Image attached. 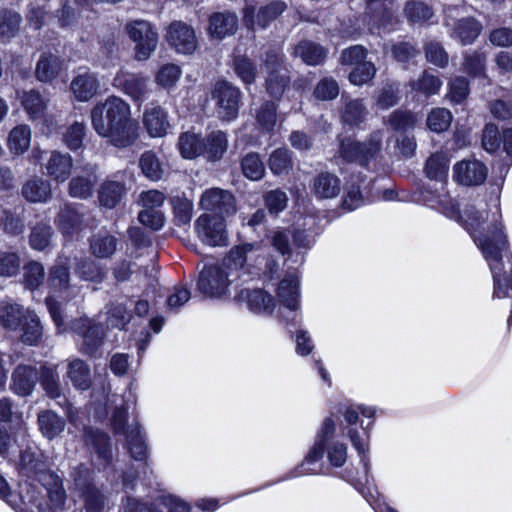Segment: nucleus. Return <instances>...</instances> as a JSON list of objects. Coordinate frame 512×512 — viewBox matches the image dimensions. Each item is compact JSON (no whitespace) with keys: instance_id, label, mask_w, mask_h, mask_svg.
<instances>
[{"instance_id":"1","label":"nucleus","mask_w":512,"mask_h":512,"mask_svg":"<svg viewBox=\"0 0 512 512\" xmlns=\"http://www.w3.org/2000/svg\"><path fill=\"white\" fill-rule=\"evenodd\" d=\"M493 217V221L484 226L487 219V212L484 209L469 205L461 213V218L466 228L472 234L475 243L481 249L484 258L489 264L494 280L493 295L494 297L501 298L507 296L506 291H502L503 284L500 276V264L502 252L507 248L508 241L498 210Z\"/></svg>"},{"instance_id":"2","label":"nucleus","mask_w":512,"mask_h":512,"mask_svg":"<svg viewBox=\"0 0 512 512\" xmlns=\"http://www.w3.org/2000/svg\"><path fill=\"white\" fill-rule=\"evenodd\" d=\"M91 123L95 132L115 147L131 146L139 136L130 105L117 96H110L92 108Z\"/></svg>"},{"instance_id":"3","label":"nucleus","mask_w":512,"mask_h":512,"mask_svg":"<svg viewBox=\"0 0 512 512\" xmlns=\"http://www.w3.org/2000/svg\"><path fill=\"white\" fill-rule=\"evenodd\" d=\"M237 279L234 272L223 263L205 266L200 272L198 290L206 297H218L228 291L231 283Z\"/></svg>"},{"instance_id":"4","label":"nucleus","mask_w":512,"mask_h":512,"mask_svg":"<svg viewBox=\"0 0 512 512\" xmlns=\"http://www.w3.org/2000/svg\"><path fill=\"white\" fill-rule=\"evenodd\" d=\"M125 32L135 43L136 59H149L158 44V33L154 26L146 20H132L125 25Z\"/></svg>"},{"instance_id":"5","label":"nucleus","mask_w":512,"mask_h":512,"mask_svg":"<svg viewBox=\"0 0 512 512\" xmlns=\"http://www.w3.org/2000/svg\"><path fill=\"white\" fill-rule=\"evenodd\" d=\"M383 135L381 132H373L367 142H358L351 138H345L340 142V156L348 162H357L362 166L367 165L381 149Z\"/></svg>"},{"instance_id":"6","label":"nucleus","mask_w":512,"mask_h":512,"mask_svg":"<svg viewBox=\"0 0 512 512\" xmlns=\"http://www.w3.org/2000/svg\"><path fill=\"white\" fill-rule=\"evenodd\" d=\"M261 246L258 243L234 245L223 258V263L238 278L240 273L249 274L259 264Z\"/></svg>"},{"instance_id":"7","label":"nucleus","mask_w":512,"mask_h":512,"mask_svg":"<svg viewBox=\"0 0 512 512\" xmlns=\"http://www.w3.org/2000/svg\"><path fill=\"white\" fill-rule=\"evenodd\" d=\"M198 239L210 247H222L228 244V232L223 217L204 213L194 224Z\"/></svg>"},{"instance_id":"8","label":"nucleus","mask_w":512,"mask_h":512,"mask_svg":"<svg viewBox=\"0 0 512 512\" xmlns=\"http://www.w3.org/2000/svg\"><path fill=\"white\" fill-rule=\"evenodd\" d=\"M216 113L219 118L231 121L236 118L239 109L240 91L227 81H218L213 91Z\"/></svg>"},{"instance_id":"9","label":"nucleus","mask_w":512,"mask_h":512,"mask_svg":"<svg viewBox=\"0 0 512 512\" xmlns=\"http://www.w3.org/2000/svg\"><path fill=\"white\" fill-rule=\"evenodd\" d=\"M202 210L214 212L218 217L231 216L236 213V199L231 192L221 188L206 189L199 200Z\"/></svg>"},{"instance_id":"10","label":"nucleus","mask_w":512,"mask_h":512,"mask_svg":"<svg viewBox=\"0 0 512 512\" xmlns=\"http://www.w3.org/2000/svg\"><path fill=\"white\" fill-rule=\"evenodd\" d=\"M113 85L133 101L143 103L151 92L149 77L120 70L113 79Z\"/></svg>"},{"instance_id":"11","label":"nucleus","mask_w":512,"mask_h":512,"mask_svg":"<svg viewBox=\"0 0 512 512\" xmlns=\"http://www.w3.org/2000/svg\"><path fill=\"white\" fill-rule=\"evenodd\" d=\"M286 9V4L283 1H272L258 9L252 6H247L243 11L244 25L255 30L258 28H265L267 25L274 21Z\"/></svg>"},{"instance_id":"12","label":"nucleus","mask_w":512,"mask_h":512,"mask_svg":"<svg viewBox=\"0 0 512 512\" xmlns=\"http://www.w3.org/2000/svg\"><path fill=\"white\" fill-rule=\"evenodd\" d=\"M488 169L477 159H464L453 166V179L464 186H477L484 183Z\"/></svg>"},{"instance_id":"13","label":"nucleus","mask_w":512,"mask_h":512,"mask_svg":"<svg viewBox=\"0 0 512 512\" xmlns=\"http://www.w3.org/2000/svg\"><path fill=\"white\" fill-rule=\"evenodd\" d=\"M168 44L181 54H192L197 48V38L192 27L181 21L171 23L167 29Z\"/></svg>"},{"instance_id":"14","label":"nucleus","mask_w":512,"mask_h":512,"mask_svg":"<svg viewBox=\"0 0 512 512\" xmlns=\"http://www.w3.org/2000/svg\"><path fill=\"white\" fill-rule=\"evenodd\" d=\"M88 471L82 466L73 473L76 487L81 491L84 506L87 512H101L106 504L107 497L90 483H86Z\"/></svg>"},{"instance_id":"15","label":"nucleus","mask_w":512,"mask_h":512,"mask_svg":"<svg viewBox=\"0 0 512 512\" xmlns=\"http://www.w3.org/2000/svg\"><path fill=\"white\" fill-rule=\"evenodd\" d=\"M74 163L69 153L52 150L42 167L44 173L57 183H64L71 175Z\"/></svg>"},{"instance_id":"16","label":"nucleus","mask_w":512,"mask_h":512,"mask_svg":"<svg viewBox=\"0 0 512 512\" xmlns=\"http://www.w3.org/2000/svg\"><path fill=\"white\" fill-rule=\"evenodd\" d=\"M72 330L83 338L82 352L94 353L101 345L103 329L91 319L82 317L72 323Z\"/></svg>"},{"instance_id":"17","label":"nucleus","mask_w":512,"mask_h":512,"mask_svg":"<svg viewBox=\"0 0 512 512\" xmlns=\"http://www.w3.org/2000/svg\"><path fill=\"white\" fill-rule=\"evenodd\" d=\"M264 67L268 73L266 84L267 90L273 97L282 95L288 84V76L285 69L280 67L277 54L269 52L264 60Z\"/></svg>"},{"instance_id":"18","label":"nucleus","mask_w":512,"mask_h":512,"mask_svg":"<svg viewBox=\"0 0 512 512\" xmlns=\"http://www.w3.org/2000/svg\"><path fill=\"white\" fill-rule=\"evenodd\" d=\"M142 122L151 137H163L170 129L168 114L160 105L150 104L147 106Z\"/></svg>"},{"instance_id":"19","label":"nucleus","mask_w":512,"mask_h":512,"mask_svg":"<svg viewBox=\"0 0 512 512\" xmlns=\"http://www.w3.org/2000/svg\"><path fill=\"white\" fill-rule=\"evenodd\" d=\"M99 89L97 77L89 72H79L70 83V91L79 102H87L92 99Z\"/></svg>"},{"instance_id":"20","label":"nucleus","mask_w":512,"mask_h":512,"mask_svg":"<svg viewBox=\"0 0 512 512\" xmlns=\"http://www.w3.org/2000/svg\"><path fill=\"white\" fill-rule=\"evenodd\" d=\"M277 297L288 310L294 312L299 308V279L296 274H288L281 280L277 288Z\"/></svg>"},{"instance_id":"21","label":"nucleus","mask_w":512,"mask_h":512,"mask_svg":"<svg viewBox=\"0 0 512 512\" xmlns=\"http://www.w3.org/2000/svg\"><path fill=\"white\" fill-rule=\"evenodd\" d=\"M55 224L63 235L71 236L82 229L84 214L75 207L64 205L55 219Z\"/></svg>"},{"instance_id":"22","label":"nucleus","mask_w":512,"mask_h":512,"mask_svg":"<svg viewBox=\"0 0 512 512\" xmlns=\"http://www.w3.org/2000/svg\"><path fill=\"white\" fill-rule=\"evenodd\" d=\"M63 69V61L52 53L41 54L35 67V77L38 81L49 83L59 76Z\"/></svg>"},{"instance_id":"23","label":"nucleus","mask_w":512,"mask_h":512,"mask_svg":"<svg viewBox=\"0 0 512 512\" xmlns=\"http://www.w3.org/2000/svg\"><path fill=\"white\" fill-rule=\"evenodd\" d=\"M340 190L341 181L334 174L323 172L313 179L312 192L317 198H335L340 193Z\"/></svg>"},{"instance_id":"24","label":"nucleus","mask_w":512,"mask_h":512,"mask_svg":"<svg viewBox=\"0 0 512 512\" xmlns=\"http://www.w3.org/2000/svg\"><path fill=\"white\" fill-rule=\"evenodd\" d=\"M22 195L29 202H46L52 196L51 184L41 177L32 178L23 185Z\"/></svg>"},{"instance_id":"25","label":"nucleus","mask_w":512,"mask_h":512,"mask_svg":"<svg viewBox=\"0 0 512 512\" xmlns=\"http://www.w3.org/2000/svg\"><path fill=\"white\" fill-rule=\"evenodd\" d=\"M99 202L107 208L115 207L126 193L125 184L120 180L107 179L99 189Z\"/></svg>"},{"instance_id":"26","label":"nucleus","mask_w":512,"mask_h":512,"mask_svg":"<svg viewBox=\"0 0 512 512\" xmlns=\"http://www.w3.org/2000/svg\"><path fill=\"white\" fill-rule=\"evenodd\" d=\"M37 372L30 366H18L12 375V389L20 396L29 395L36 383Z\"/></svg>"},{"instance_id":"27","label":"nucleus","mask_w":512,"mask_h":512,"mask_svg":"<svg viewBox=\"0 0 512 512\" xmlns=\"http://www.w3.org/2000/svg\"><path fill=\"white\" fill-rule=\"evenodd\" d=\"M238 297L256 312H271L275 306L273 297L261 289L241 290Z\"/></svg>"},{"instance_id":"28","label":"nucleus","mask_w":512,"mask_h":512,"mask_svg":"<svg viewBox=\"0 0 512 512\" xmlns=\"http://www.w3.org/2000/svg\"><path fill=\"white\" fill-rule=\"evenodd\" d=\"M238 26L237 16L233 13H216L210 18L209 32L215 37L222 39L235 33Z\"/></svg>"},{"instance_id":"29","label":"nucleus","mask_w":512,"mask_h":512,"mask_svg":"<svg viewBox=\"0 0 512 512\" xmlns=\"http://www.w3.org/2000/svg\"><path fill=\"white\" fill-rule=\"evenodd\" d=\"M31 142V129L28 125L20 124L14 127L8 134L7 147L14 155L25 153Z\"/></svg>"},{"instance_id":"30","label":"nucleus","mask_w":512,"mask_h":512,"mask_svg":"<svg viewBox=\"0 0 512 512\" xmlns=\"http://www.w3.org/2000/svg\"><path fill=\"white\" fill-rule=\"evenodd\" d=\"M178 146L182 157L194 159L205 155V139L195 133L186 132L181 134Z\"/></svg>"},{"instance_id":"31","label":"nucleus","mask_w":512,"mask_h":512,"mask_svg":"<svg viewBox=\"0 0 512 512\" xmlns=\"http://www.w3.org/2000/svg\"><path fill=\"white\" fill-rule=\"evenodd\" d=\"M97 176L92 171L88 175H77L73 177L68 185V193L73 198L87 199L93 194Z\"/></svg>"},{"instance_id":"32","label":"nucleus","mask_w":512,"mask_h":512,"mask_svg":"<svg viewBox=\"0 0 512 512\" xmlns=\"http://www.w3.org/2000/svg\"><path fill=\"white\" fill-rule=\"evenodd\" d=\"M68 377L72 384L80 390H87L92 383L90 369L81 359H74L68 364Z\"/></svg>"},{"instance_id":"33","label":"nucleus","mask_w":512,"mask_h":512,"mask_svg":"<svg viewBox=\"0 0 512 512\" xmlns=\"http://www.w3.org/2000/svg\"><path fill=\"white\" fill-rule=\"evenodd\" d=\"M21 104L32 120L40 119L47 108L46 101L38 91H25L20 96Z\"/></svg>"},{"instance_id":"34","label":"nucleus","mask_w":512,"mask_h":512,"mask_svg":"<svg viewBox=\"0 0 512 512\" xmlns=\"http://www.w3.org/2000/svg\"><path fill=\"white\" fill-rule=\"evenodd\" d=\"M22 326V342L28 345L37 344L38 340L42 336V326L40 325L39 318L37 315L26 309L23 320L20 324Z\"/></svg>"},{"instance_id":"35","label":"nucleus","mask_w":512,"mask_h":512,"mask_svg":"<svg viewBox=\"0 0 512 512\" xmlns=\"http://www.w3.org/2000/svg\"><path fill=\"white\" fill-rule=\"evenodd\" d=\"M117 239L106 233L99 232L90 240L91 253L97 258H109L116 250Z\"/></svg>"},{"instance_id":"36","label":"nucleus","mask_w":512,"mask_h":512,"mask_svg":"<svg viewBox=\"0 0 512 512\" xmlns=\"http://www.w3.org/2000/svg\"><path fill=\"white\" fill-rule=\"evenodd\" d=\"M294 53L307 65H318L322 63L326 57L324 48L310 41L300 42L295 47Z\"/></svg>"},{"instance_id":"37","label":"nucleus","mask_w":512,"mask_h":512,"mask_svg":"<svg viewBox=\"0 0 512 512\" xmlns=\"http://www.w3.org/2000/svg\"><path fill=\"white\" fill-rule=\"evenodd\" d=\"M449 170V159L443 153H435L431 155L427 162L425 171L427 177L439 182H444L447 179Z\"/></svg>"},{"instance_id":"38","label":"nucleus","mask_w":512,"mask_h":512,"mask_svg":"<svg viewBox=\"0 0 512 512\" xmlns=\"http://www.w3.org/2000/svg\"><path fill=\"white\" fill-rule=\"evenodd\" d=\"M38 423L42 434L48 439L58 436L65 427V421L52 411L40 413Z\"/></svg>"},{"instance_id":"39","label":"nucleus","mask_w":512,"mask_h":512,"mask_svg":"<svg viewBox=\"0 0 512 512\" xmlns=\"http://www.w3.org/2000/svg\"><path fill=\"white\" fill-rule=\"evenodd\" d=\"M69 269L67 260H59L50 270L48 283L52 291L64 292L69 288Z\"/></svg>"},{"instance_id":"40","label":"nucleus","mask_w":512,"mask_h":512,"mask_svg":"<svg viewBox=\"0 0 512 512\" xmlns=\"http://www.w3.org/2000/svg\"><path fill=\"white\" fill-rule=\"evenodd\" d=\"M24 310L18 304L1 303L0 304V324L9 330H16L25 315Z\"/></svg>"},{"instance_id":"41","label":"nucleus","mask_w":512,"mask_h":512,"mask_svg":"<svg viewBox=\"0 0 512 512\" xmlns=\"http://www.w3.org/2000/svg\"><path fill=\"white\" fill-rule=\"evenodd\" d=\"M182 76V69L174 63L163 64L155 74V83L164 89L175 87Z\"/></svg>"},{"instance_id":"42","label":"nucleus","mask_w":512,"mask_h":512,"mask_svg":"<svg viewBox=\"0 0 512 512\" xmlns=\"http://www.w3.org/2000/svg\"><path fill=\"white\" fill-rule=\"evenodd\" d=\"M227 146L226 134L222 131H214L205 139V155L210 160H218L226 151Z\"/></svg>"},{"instance_id":"43","label":"nucleus","mask_w":512,"mask_h":512,"mask_svg":"<svg viewBox=\"0 0 512 512\" xmlns=\"http://www.w3.org/2000/svg\"><path fill=\"white\" fill-rule=\"evenodd\" d=\"M140 168L143 174L153 180L157 181L162 178L164 169L158 157L151 151L142 154L140 161Z\"/></svg>"},{"instance_id":"44","label":"nucleus","mask_w":512,"mask_h":512,"mask_svg":"<svg viewBox=\"0 0 512 512\" xmlns=\"http://www.w3.org/2000/svg\"><path fill=\"white\" fill-rule=\"evenodd\" d=\"M268 165L272 173L276 175L289 173L293 166L289 151L283 148L273 151L269 157Z\"/></svg>"},{"instance_id":"45","label":"nucleus","mask_w":512,"mask_h":512,"mask_svg":"<svg viewBox=\"0 0 512 512\" xmlns=\"http://www.w3.org/2000/svg\"><path fill=\"white\" fill-rule=\"evenodd\" d=\"M453 116L446 108H434L427 116L428 128L436 133L446 131L452 122Z\"/></svg>"},{"instance_id":"46","label":"nucleus","mask_w":512,"mask_h":512,"mask_svg":"<svg viewBox=\"0 0 512 512\" xmlns=\"http://www.w3.org/2000/svg\"><path fill=\"white\" fill-rule=\"evenodd\" d=\"M480 33V25L474 19H462L455 25L454 36L463 44L474 41Z\"/></svg>"},{"instance_id":"47","label":"nucleus","mask_w":512,"mask_h":512,"mask_svg":"<svg viewBox=\"0 0 512 512\" xmlns=\"http://www.w3.org/2000/svg\"><path fill=\"white\" fill-rule=\"evenodd\" d=\"M126 442L129 452L134 459L143 460L146 457V446L137 425L128 426Z\"/></svg>"},{"instance_id":"48","label":"nucleus","mask_w":512,"mask_h":512,"mask_svg":"<svg viewBox=\"0 0 512 512\" xmlns=\"http://www.w3.org/2000/svg\"><path fill=\"white\" fill-rule=\"evenodd\" d=\"M367 115V110L363 103L358 99L349 100L346 102L342 111L343 121L351 126H356L361 123Z\"/></svg>"},{"instance_id":"49","label":"nucleus","mask_w":512,"mask_h":512,"mask_svg":"<svg viewBox=\"0 0 512 512\" xmlns=\"http://www.w3.org/2000/svg\"><path fill=\"white\" fill-rule=\"evenodd\" d=\"M243 174L251 180H259L265 174V167L256 153L247 154L241 161Z\"/></svg>"},{"instance_id":"50","label":"nucleus","mask_w":512,"mask_h":512,"mask_svg":"<svg viewBox=\"0 0 512 512\" xmlns=\"http://www.w3.org/2000/svg\"><path fill=\"white\" fill-rule=\"evenodd\" d=\"M174 220L177 225H187L190 223L193 215V202L184 197H174L172 199Z\"/></svg>"},{"instance_id":"51","label":"nucleus","mask_w":512,"mask_h":512,"mask_svg":"<svg viewBox=\"0 0 512 512\" xmlns=\"http://www.w3.org/2000/svg\"><path fill=\"white\" fill-rule=\"evenodd\" d=\"M407 18L414 23H423L433 16V10L422 1H409L405 5Z\"/></svg>"},{"instance_id":"52","label":"nucleus","mask_w":512,"mask_h":512,"mask_svg":"<svg viewBox=\"0 0 512 512\" xmlns=\"http://www.w3.org/2000/svg\"><path fill=\"white\" fill-rule=\"evenodd\" d=\"M84 136V123L74 122L63 133L62 141L70 150H77L82 147Z\"/></svg>"},{"instance_id":"53","label":"nucleus","mask_w":512,"mask_h":512,"mask_svg":"<svg viewBox=\"0 0 512 512\" xmlns=\"http://www.w3.org/2000/svg\"><path fill=\"white\" fill-rule=\"evenodd\" d=\"M53 231L47 224L36 225L30 234V246L35 250H44L49 246Z\"/></svg>"},{"instance_id":"54","label":"nucleus","mask_w":512,"mask_h":512,"mask_svg":"<svg viewBox=\"0 0 512 512\" xmlns=\"http://www.w3.org/2000/svg\"><path fill=\"white\" fill-rule=\"evenodd\" d=\"M442 86L441 80L427 72H424L421 78L411 83L415 91H419L426 96L437 94Z\"/></svg>"},{"instance_id":"55","label":"nucleus","mask_w":512,"mask_h":512,"mask_svg":"<svg viewBox=\"0 0 512 512\" xmlns=\"http://www.w3.org/2000/svg\"><path fill=\"white\" fill-rule=\"evenodd\" d=\"M234 71L245 84H251L256 78V69L246 56H236L233 63Z\"/></svg>"},{"instance_id":"56","label":"nucleus","mask_w":512,"mask_h":512,"mask_svg":"<svg viewBox=\"0 0 512 512\" xmlns=\"http://www.w3.org/2000/svg\"><path fill=\"white\" fill-rule=\"evenodd\" d=\"M338 94V83L333 78L329 77L320 80L313 91L314 97L321 101L333 100L338 96Z\"/></svg>"},{"instance_id":"57","label":"nucleus","mask_w":512,"mask_h":512,"mask_svg":"<svg viewBox=\"0 0 512 512\" xmlns=\"http://www.w3.org/2000/svg\"><path fill=\"white\" fill-rule=\"evenodd\" d=\"M376 74L375 65L372 62H364L356 66L349 74V81L353 85L362 86L374 78Z\"/></svg>"},{"instance_id":"58","label":"nucleus","mask_w":512,"mask_h":512,"mask_svg":"<svg viewBox=\"0 0 512 512\" xmlns=\"http://www.w3.org/2000/svg\"><path fill=\"white\" fill-rule=\"evenodd\" d=\"M79 277L86 281L99 282L104 277L102 268L91 260H82L77 267Z\"/></svg>"},{"instance_id":"59","label":"nucleus","mask_w":512,"mask_h":512,"mask_svg":"<svg viewBox=\"0 0 512 512\" xmlns=\"http://www.w3.org/2000/svg\"><path fill=\"white\" fill-rule=\"evenodd\" d=\"M20 258L16 253L0 252V276L12 277L19 272Z\"/></svg>"},{"instance_id":"60","label":"nucleus","mask_w":512,"mask_h":512,"mask_svg":"<svg viewBox=\"0 0 512 512\" xmlns=\"http://www.w3.org/2000/svg\"><path fill=\"white\" fill-rule=\"evenodd\" d=\"M138 220L152 230H159L164 225L165 217L160 209H142L138 214Z\"/></svg>"},{"instance_id":"61","label":"nucleus","mask_w":512,"mask_h":512,"mask_svg":"<svg viewBox=\"0 0 512 512\" xmlns=\"http://www.w3.org/2000/svg\"><path fill=\"white\" fill-rule=\"evenodd\" d=\"M25 286L34 289L37 288L44 279V268L38 262H31L24 268Z\"/></svg>"},{"instance_id":"62","label":"nucleus","mask_w":512,"mask_h":512,"mask_svg":"<svg viewBox=\"0 0 512 512\" xmlns=\"http://www.w3.org/2000/svg\"><path fill=\"white\" fill-rule=\"evenodd\" d=\"M258 124L266 131L273 129L276 123V106L273 102H266L256 114Z\"/></svg>"},{"instance_id":"63","label":"nucleus","mask_w":512,"mask_h":512,"mask_svg":"<svg viewBox=\"0 0 512 512\" xmlns=\"http://www.w3.org/2000/svg\"><path fill=\"white\" fill-rule=\"evenodd\" d=\"M21 17L16 12H5L0 17V36L10 38L19 28Z\"/></svg>"},{"instance_id":"64","label":"nucleus","mask_w":512,"mask_h":512,"mask_svg":"<svg viewBox=\"0 0 512 512\" xmlns=\"http://www.w3.org/2000/svg\"><path fill=\"white\" fill-rule=\"evenodd\" d=\"M390 125L397 131H405L413 128L416 117L409 111H395L389 117Z\"/></svg>"}]
</instances>
